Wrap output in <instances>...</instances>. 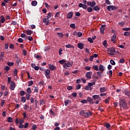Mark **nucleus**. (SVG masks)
Masks as SVG:
<instances>
[{"mask_svg":"<svg viewBox=\"0 0 130 130\" xmlns=\"http://www.w3.org/2000/svg\"><path fill=\"white\" fill-rule=\"evenodd\" d=\"M105 25H102L100 28L101 32L102 34H104V30H105Z\"/></svg>","mask_w":130,"mask_h":130,"instance_id":"obj_14","label":"nucleus"},{"mask_svg":"<svg viewBox=\"0 0 130 130\" xmlns=\"http://www.w3.org/2000/svg\"><path fill=\"white\" fill-rule=\"evenodd\" d=\"M91 76H92V72H88L86 73L85 77L87 79H91Z\"/></svg>","mask_w":130,"mask_h":130,"instance_id":"obj_9","label":"nucleus"},{"mask_svg":"<svg viewBox=\"0 0 130 130\" xmlns=\"http://www.w3.org/2000/svg\"><path fill=\"white\" fill-rule=\"evenodd\" d=\"M57 35L59 38H63V34L62 32H58L57 33Z\"/></svg>","mask_w":130,"mask_h":130,"instance_id":"obj_22","label":"nucleus"},{"mask_svg":"<svg viewBox=\"0 0 130 130\" xmlns=\"http://www.w3.org/2000/svg\"><path fill=\"white\" fill-rule=\"evenodd\" d=\"M87 5V6H89V7L93 8L96 6V2H95V1H93L92 2H88Z\"/></svg>","mask_w":130,"mask_h":130,"instance_id":"obj_7","label":"nucleus"},{"mask_svg":"<svg viewBox=\"0 0 130 130\" xmlns=\"http://www.w3.org/2000/svg\"><path fill=\"white\" fill-rule=\"evenodd\" d=\"M107 51H108L109 52H111L109 53V54H110V55L113 56L114 55V52H115V48L114 47H111L108 49Z\"/></svg>","mask_w":130,"mask_h":130,"instance_id":"obj_3","label":"nucleus"},{"mask_svg":"<svg viewBox=\"0 0 130 130\" xmlns=\"http://www.w3.org/2000/svg\"><path fill=\"white\" fill-rule=\"evenodd\" d=\"M92 98L94 100H96V99H98L100 98V95H92Z\"/></svg>","mask_w":130,"mask_h":130,"instance_id":"obj_23","label":"nucleus"},{"mask_svg":"<svg viewBox=\"0 0 130 130\" xmlns=\"http://www.w3.org/2000/svg\"><path fill=\"white\" fill-rule=\"evenodd\" d=\"M49 68L50 71H54V70H56V67L54 66V64H49Z\"/></svg>","mask_w":130,"mask_h":130,"instance_id":"obj_10","label":"nucleus"},{"mask_svg":"<svg viewBox=\"0 0 130 130\" xmlns=\"http://www.w3.org/2000/svg\"><path fill=\"white\" fill-rule=\"evenodd\" d=\"M28 39L29 41H32V40H33V37H32L31 36H28Z\"/></svg>","mask_w":130,"mask_h":130,"instance_id":"obj_64","label":"nucleus"},{"mask_svg":"<svg viewBox=\"0 0 130 130\" xmlns=\"http://www.w3.org/2000/svg\"><path fill=\"white\" fill-rule=\"evenodd\" d=\"M110 8H112V11H114V10H117V7L114 6L112 5V6H110Z\"/></svg>","mask_w":130,"mask_h":130,"instance_id":"obj_43","label":"nucleus"},{"mask_svg":"<svg viewBox=\"0 0 130 130\" xmlns=\"http://www.w3.org/2000/svg\"><path fill=\"white\" fill-rule=\"evenodd\" d=\"M119 106L120 108H123V109H125L126 108H127V104H126V102L124 100L120 99Z\"/></svg>","mask_w":130,"mask_h":130,"instance_id":"obj_2","label":"nucleus"},{"mask_svg":"<svg viewBox=\"0 0 130 130\" xmlns=\"http://www.w3.org/2000/svg\"><path fill=\"white\" fill-rule=\"evenodd\" d=\"M93 113L91 111L86 112L85 110H81L79 112V115L84 116L85 118H88L90 116H92Z\"/></svg>","mask_w":130,"mask_h":130,"instance_id":"obj_1","label":"nucleus"},{"mask_svg":"<svg viewBox=\"0 0 130 130\" xmlns=\"http://www.w3.org/2000/svg\"><path fill=\"white\" fill-rule=\"evenodd\" d=\"M59 62L60 63V64H64V63L67 62V60L64 59H61L59 60Z\"/></svg>","mask_w":130,"mask_h":130,"instance_id":"obj_24","label":"nucleus"},{"mask_svg":"<svg viewBox=\"0 0 130 130\" xmlns=\"http://www.w3.org/2000/svg\"><path fill=\"white\" fill-rule=\"evenodd\" d=\"M48 19H49V17H46L45 18L43 19V23H45L46 22H47Z\"/></svg>","mask_w":130,"mask_h":130,"instance_id":"obj_62","label":"nucleus"},{"mask_svg":"<svg viewBox=\"0 0 130 130\" xmlns=\"http://www.w3.org/2000/svg\"><path fill=\"white\" fill-rule=\"evenodd\" d=\"M110 63L112 64V66H115V61H114L113 59L110 60Z\"/></svg>","mask_w":130,"mask_h":130,"instance_id":"obj_47","label":"nucleus"},{"mask_svg":"<svg viewBox=\"0 0 130 130\" xmlns=\"http://www.w3.org/2000/svg\"><path fill=\"white\" fill-rule=\"evenodd\" d=\"M4 70L6 71V72H8V71H10V67L9 66H6Z\"/></svg>","mask_w":130,"mask_h":130,"instance_id":"obj_58","label":"nucleus"},{"mask_svg":"<svg viewBox=\"0 0 130 130\" xmlns=\"http://www.w3.org/2000/svg\"><path fill=\"white\" fill-rule=\"evenodd\" d=\"M20 58H17V59H16V63L17 66H20Z\"/></svg>","mask_w":130,"mask_h":130,"instance_id":"obj_48","label":"nucleus"},{"mask_svg":"<svg viewBox=\"0 0 130 130\" xmlns=\"http://www.w3.org/2000/svg\"><path fill=\"white\" fill-rule=\"evenodd\" d=\"M36 128H37V125L36 124H34L32 126V127H31V129L32 130H36Z\"/></svg>","mask_w":130,"mask_h":130,"instance_id":"obj_46","label":"nucleus"},{"mask_svg":"<svg viewBox=\"0 0 130 130\" xmlns=\"http://www.w3.org/2000/svg\"><path fill=\"white\" fill-rule=\"evenodd\" d=\"M92 69L94 70V71H99V69H98V66L94 65L92 67Z\"/></svg>","mask_w":130,"mask_h":130,"instance_id":"obj_32","label":"nucleus"},{"mask_svg":"<svg viewBox=\"0 0 130 130\" xmlns=\"http://www.w3.org/2000/svg\"><path fill=\"white\" fill-rule=\"evenodd\" d=\"M106 128H107V129H110V127H111V126L110 125V123H106L105 124Z\"/></svg>","mask_w":130,"mask_h":130,"instance_id":"obj_20","label":"nucleus"},{"mask_svg":"<svg viewBox=\"0 0 130 130\" xmlns=\"http://www.w3.org/2000/svg\"><path fill=\"white\" fill-rule=\"evenodd\" d=\"M87 40H88V41H89V42H90V43H93V40L92 38H88Z\"/></svg>","mask_w":130,"mask_h":130,"instance_id":"obj_55","label":"nucleus"},{"mask_svg":"<svg viewBox=\"0 0 130 130\" xmlns=\"http://www.w3.org/2000/svg\"><path fill=\"white\" fill-rule=\"evenodd\" d=\"M28 126H29V123L26 122L24 124V128H27V127H28Z\"/></svg>","mask_w":130,"mask_h":130,"instance_id":"obj_56","label":"nucleus"},{"mask_svg":"<svg viewBox=\"0 0 130 130\" xmlns=\"http://www.w3.org/2000/svg\"><path fill=\"white\" fill-rule=\"evenodd\" d=\"M4 95L5 97L7 96H9V91H8V90H6L4 93Z\"/></svg>","mask_w":130,"mask_h":130,"instance_id":"obj_34","label":"nucleus"},{"mask_svg":"<svg viewBox=\"0 0 130 130\" xmlns=\"http://www.w3.org/2000/svg\"><path fill=\"white\" fill-rule=\"evenodd\" d=\"M130 33L127 31H125L124 34V36H126V37L129 36Z\"/></svg>","mask_w":130,"mask_h":130,"instance_id":"obj_40","label":"nucleus"},{"mask_svg":"<svg viewBox=\"0 0 130 130\" xmlns=\"http://www.w3.org/2000/svg\"><path fill=\"white\" fill-rule=\"evenodd\" d=\"M22 53H23V55H24V56L27 55V51L26 50H23Z\"/></svg>","mask_w":130,"mask_h":130,"instance_id":"obj_53","label":"nucleus"},{"mask_svg":"<svg viewBox=\"0 0 130 130\" xmlns=\"http://www.w3.org/2000/svg\"><path fill=\"white\" fill-rule=\"evenodd\" d=\"M77 34L78 37H82V35H83V34L81 31H79Z\"/></svg>","mask_w":130,"mask_h":130,"instance_id":"obj_59","label":"nucleus"},{"mask_svg":"<svg viewBox=\"0 0 130 130\" xmlns=\"http://www.w3.org/2000/svg\"><path fill=\"white\" fill-rule=\"evenodd\" d=\"M73 15L74 13H73V12H69L67 17V19H72V18H73Z\"/></svg>","mask_w":130,"mask_h":130,"instance_id":"obj_12","label":"nucleus"},{"mask_svg":"<svg viewBox=\"0 0 130 130\" xmlns=\"http://www.w3.org/2000/svg\"><path fill=\"white\" fill-rule=\"evenodd\" d=\"M87 11L88 13H91V12H93V9H92L91 7H88Z\"/></svg>","mask_w":130,"mask_h":130,"instance_id":"obj_33","label":"nucleus"},{"mask_svg":"<svg viewBox=\"0 0 130 130\" xmlns=\"http://www.w3.org/2000/svg\"><path fill=\"white\" fill-rule=\"evenodd\" d=\"M103 44L104 45V46L105 47H106V46H107V40H105L103 43Z\"/></svg>","mask_w":130,"mask_h":130,"instance_id":"obj_45","label":"nucleus"},{"mask_svg":"<svg viewBox=\"0 0 130 130\" xmlns=\"http://www.w3.org/2000/svg\"><path fill=\"white\" fill-rule=\"evenodd\" d=\"M119 62L120 63H123V62H124V59L123 58L120 59L119 61Z\"/></svg>","mask_w":130,"mask_h":130,"instance_id":"obj_60","label":"nucleus"},{"mask_svg":"<svg viewBox=\"0 0 130 130\" xmlns=\"http://www.w3.org/2000/svg\"><path fill=\"white\" fill-rule=\"evenodd\" d=\"M45 76L47 79H50V76H49L50 75V70L48 69L46 70L45 71Z\"/></svg>","mask_w":130,"mask_h":130,"instance_id":"obj_4","label":"nucleus"},{"mask_svg":"<svg viewBox=\"0 0 130 130\" xmlns=\"http://www.w3.org/2000/svg\"><path fill=\"white\" fill-rule=\"evenodd\" d=\"M87 101H88V102L90 103V104H94V102H93V99H91V97L88 96L87 97Z\"/></svg>","mask_w":130,"mask_h":130,"instance_id":"obj_13","label":"nucleus"},{"mask_svg":"<svg viewBox=\"0 0 130 130\" xmlns=\"http://www.w3.org/2000/svg\"><path fill=\"white\" fill-rule=\"evenodd\" d=\"M78 7H79V8H82L83 10H86L88 9V6H87V5L83 4L82 3L79 4Z\"/></svg>","mask_w":130,"mask_h":130,"instance_id":"obj_8","label":"nucleus"},{"mask_svg":"<svg viewBox=\"0 0 130 130\" xmlns=\"http://www.w3.org/2000/svg\"><path fill=\"white\" fill-rule=\"evenodd\" d=\"M71 66H72V64L71 62L69 61L64 63L63 68V69H67V68H70Z\"/></svg>","mask_w":130,"mask_h":130,"instance_id":"obj_6","label":"nucleus"},{"mask_svg":"<svg viewBox=\"0 0 130 130\" xmlns=\"http://www.w3.org/2000/svg\"><path fill=\"white\" fill-rule=\"evenodd\" d=\"M21 101L23 103H25V102H26V98H25L24 96H22L21 98Z\"/></svg>","mask_w":130,"mask_h":130,"instance_id":"obj_35","label":"nucleus"},{"mask_svg":"<svg viewBox=\"0 0 130 130\" xmlns=\"http://www.w3.org/2000/svg\"><path fill=\"white\" fill-rule=\"evenodd\" d=\"M64 103L66 106H68V105H69V104L72 103V101L69 100H66L64 101Z\"/></svg>","mask_w":130,"mask_h":130,"instance_id":"obj_16","label":"nucleus"},{"mask_svg":"<svg viewBox=\"0 0 130 130\" xmlns=\"http://www.w3.org/2000/svg\"><path fill=\"white\" fill-rule=\"evenodd\" d=\"M18 74V70H17V69H15L14 71V76H17Z\"/></svg>","mask_w":130,"mask_h":130,"instance_id":"obj_44","label":"nucleus"},{"mask_svg":"<svg viewBox=\"0 0 130 130\" xmlns=\"http://www.w3.org/2000/svg\"><path fill=\"white\" fill-rule=\"evenodd\" d=\"M102 74H103V72H98L96 73V75L97 76H98V77H100L101 78V76H102Z\"/></svg>","mask_w":130,"mask_h":130,"instance_id":"obj_38","label":"nucleus"},{"mask_svg":"<svg viewBox=\"0 0 130 130\" xmlns=\"http://www.w3.org/2000/svg\"><path fill=\"white\" fill-rule=\"evenodd\" d=\"M26 91L28 94H31L32 93V91L31 90V88L28 87L26 89Z\"/></svg>","mask_w":130,"mask_h":130,"instance_id":"obj_28","label":"nucleus"},{"mask_svg":"<svg viewBox=\"0 0 130 130\" xmlns=\"http://www.w3.org/2000/svg\"><path fill=\"white\" fill-rule=\"evenodd\" d=\"M67 90H68V91H71V90H73V86H68L67 87Z\"/></svg>","mask_w":130,"mask_h":130,"instance_id":"obj_50","label":"nucleus"},{"mask_svg":"<svg viewBox=\"0 0 130 130\" xmlns=\"http://www.w3.org/2000/svg\"><path fill=\"white\" fill-rule=\"evenodd\" d=\"M124 93L125 94V95H126V96H128V97H130V91L127 90V89H125Z\"/></svg>","mask_w":130,"mask_h":130,"instance_id":"obj_15","label":"nucleus"},{"mask_svg":"<svg viewBox=\"0 0 130 130\" xmlns=\"http://www.w3.org/2000/svg\"><path fill=\"white\" fill-rule=\"evenodd\" d=\"M8 122H13V118L9 117L7 119Z\"/></svg>","mask_w":130,"mask_h":130,"instance_id":"obj_30","label":"nucleus"},{"mask_svg":"<svg viewBox=\"0 0 130 130\" xmlns=\"http://www.w3.org/2000/svg\"><path fill=\"white\" fill-rule=\"evenodd\" d=\"M20 94L21 96H24V95H25L26 92L24 91L23 90H21L20 92Z\"/></svg>","mask_w":130,"mask_h":130,"instance_id":"obj_39","label":"nucleus"},{"mask_svg":"<svg viewBox=\"0 0 130 130\" xmlns=\"http://www.w3.org/2000/svg\"><path fill=\"white\" fill-rule=\"evenodd\" d=\"M0 18H1V23H5L6 19H5V17L4 16V15L1 16Z\"/></svg>","mask_w":130,"mask_h":130,"instance_id":"obj_25","label":"nucleus"},{"mask_svg":"<svg viewBox=\"0 0 130 130\" xmlns=\"http://www.w3.org/2000/svg\"><path fill=\"white\" fill-rule=\"evenodd\" d=\"M70 27L72 28V29H76V24H75V23L71 24Z\"/></svg>","mask_w":130,"mask_h":130,"instance_id":"obj_31","label":"nucleus"},{"mask_svg":"<svg viewBox=\"0 0 130 130\" xmlns=\"http://www.w3.org/2000/svg\"><path fill=\"white\" fill-rule=\"evenodd\" d=\"M88 103V101L86 100H82L81 101V103H83V104H85Z\"/></svg>","mask_w":130,"mask_h":130,"instance_id":"obj_41","label":"nucleus"},{"mask_svg":"<svg viewBox=\"0 0 130 130\" xmlns=\"http://www.w3.org/2000/svg\"><path fill=\"white\" fill-rule=\"evenodd\" d=\"M122 30H123V31H128L129 30H130V27L123 28Z\"/></svg>","mask_w":130,"mask_h":130,"instance_id":"obj_57","label":"nucleus"},{"mask_svg":"<svg viewBox=\"0 0 130 130\" xmlns=\"http://www.w3.org/2000/svg\"><path fill=\"white\" fill-rule=\"evenodd\" d=\"M37 1H33L31 2V4L32 7H36L37 6Z\"/></svg>","mask_w":130,"mask_h":130,"instance_id":"obj_19","label":"nucleus"},{"mask_svg":"<svg viewBox=\"0 0 130 130\" xmlns=\"http://www.w3.org/2000/svg\"><path fill=\"white\" fill-rule=\"evenodd\" d=\"M8 66H9V67H12V66H14V62H10L9 61L7 63Z\"/></svg>","mask_w":130,"mask_h":130,"instance_id":"obj_36","label":"nucleus"},{"mask_svg":"<svg viewBox=\"0 0 130 130\" xmlns=\"http://www.w3.org/2000/svg\"><path fill=\"white\" fill-rule=\"evenodd\" d=\"M10 90H12V91H14L15 90V88H16V84L15 83V82L11 81V85H10Z\"/></svg>","mask_w":130,"mask_h":130,"instance_id":"obj_5","label":"nucleus"},{"mask_svg":"<svg viewBox=\"0 0 130 130\" xmlns=\"http://www.w3.org/2000/svg\"><path fill=\"white\" fill-rule=\"evenodd\" d=\"M109 100H110V98L108 97L105 100V103L106 104H108L109 103Z\"/></svg>","mask_w":130,"mask_h":130,"instance_id":"obj_29","label":"nucleus"},{"mask_svg":"<svg viewBox=\"0 0 130 130\" xmlns=\"http://www.w3.org/2000/svg\"><path fill=\"white\" fill-rule=\"evenodd\" d=\"M32 85H33V81L30 80L28 82V87H30V86H32Z\"/></svg>","mask_w":130,"mask_h":130,"instance_id":"obj_49","label":"nucleus"},{"mask_svg":"<svg viewBox=\"0 0 130 130\" xmlns=\"http://www.w3.org/2000/svg\"><path fill=\"white\" fill-rule=\"evenodd\" d=\"M92 89H93V87H89L88 85L85 87V90H87V91L89 90L91 91Z\"/></svg>","mask_w":130,"mask_h":130,"instance_id":"obj_27","label":"nucleus"},{"mask_svg":"<svg viewBox=\"0 0 130 130\" xmlns=\"http://www.w3.org/2000/svg\"><path fill=\"white\" fill-rule=\"evenodd\" d=\"M5 49H9V44L8 43H6L5 44Z\"/></svg>","mask_w":130,"mask_h":130,"instance_id":"obj_52","label":"nucleus"},{"mask_svg":"<svg viewBox=\"0 0 130 130\" xmlns=\"http://www.w3.org/2000/svg\"><path fill=\"white\" fill-rule=\"evenodd\" d=\"M93 9L94 11H99L100 10V8H99V6H98V5L94 7Z\"/></svg>","mask_w":130,"mask_h":130,"instance_id":"obj_26","label":"nucleus"},{"mask_svg":"<svg viewBox=\"0 0 130 130\" xmlns=\"http://www.w3.org/2000/svg\"><path fill=\"white\" fill-rule=\"evenodd\" d=\"M81 84H78L76 86V90H79V89H80L81 88Z\"/></svg>","mask_w":130,"mask_h":130,"instance_id":"obj_63","label":"nucleus"},{"mask_svg":"<svg viewBox=\"0 0 130 130\" xmlns=\"http://www.w3.org/2000/svg\"><path fill=\"white\" fill-rule=\"evenodd\" d=\"M33 33V31L32 30H27L26 34L27 35H31Z\"/></svg>","mask_w":130,"mask_h":130,"instance_id":"obj_37","label":"nucleus"},{"mask_svg":"<svg viewBox=\"0 0 130 130\" xmlns=\"http://www.w3.org/2000/svg\"><path fill=\"white\" fill-rule=\"evenodd\" d=\"M115 39H116V36H113L111 38V40L113 42L114 41V40H115Z\"/></svg>","mask_w":130,"mask_h":130,"instance_id":"obj_42","label":"nucleus"},{"mask_svg":"<svg viewBox=\"0 0 130 130\" xmlns=\"http://www.w3.org/2000/svg\"><path fill=\"white\" fill-rule=\"evenodd\" d=\"M105 69V67L103 66L102 64H100L99 67V71H100L101 72H104Z\"/></svg>","mask_w":130,"mask_h":130,"instance_id":"obj_11","label":"nucleus"},{"mask_svg":"<svg viewBox=\"0 0 130 130\" xmlns=\"http://www.w3.org/2000/svg\"><path fill=\"white\" fill-rule=\"evenodd\" d=\"M65 47H66V48H75L74 46L71 45V44L66 45Z\"/></svg>","mask_w":130,"mask_h":130,"instance_id":"obj_21","label":"nucleus"},{"mask_svg":"<svg viewBox=\"0 0 130 130\" xmlns=\"http://www.w3.org/2000/svg\"><path fill=\"white\" fill-rule=\"evenodd\" d=\"M26 98L27 100H30V94H26Z\"/></svg>","mask_w":130,"mask_h":130,"instance_id":"obj_61","label":"nucleus"},{"mask_svg":"<svg viewBox=\"0 0 130 130\" xmlns=\"http://www.w3.org/2000/svg\"><path fill=\"white\" fill-rule=\"evenodd\" d=\"M78 47L79 49H83L84 48V44L80 43L78 44Z\"/></svg>","mask_w":130,"mask_h":130,"instance_id":"obj_18","label":"nucleus"},{"mask_svg":"<svg viewBox=\"0 0 130 130\" xmlns=\"http://www.w3.org/2000/svg\"><path fill=\"white\" fill-rule=\"evenodd\" d=\"M107 88L106 87H101L100 88V92L101 93H104V92H106V91H107Z\"/></svg>","mask_w":130,"mask_h":130,"instance_id":"obj_17","label":"nucleus"},{"mask_svg":"<svg viewBox=\"0 0 130 130\" xmlns=\"http://www.w3.org/2000/svg\"><path fill=\"white\" fill-rule=\"evenodd\" d=\"M118 25H120L121 27L124 25V22H123V21L119 22Z\"/></svg>","mask_w":130,"mask_h":130,"instance_id":"obj_54","label":"nucleus"},{"mask_svg":"<svg viewBox=\"0 0 130 130\" xmlns=\"http://www.w3.org/2000/svg\"><path fill=\"white\" fill-rule=\"evenodd\" d=\"M110 7H112V5L107 6V10H108V11H109L110 12H111V11H112V8Z\"/></svg>","mask_w":130,"mask_h":130,"instance_id":"obj_51","label":"nucleus"}]
</instances>
